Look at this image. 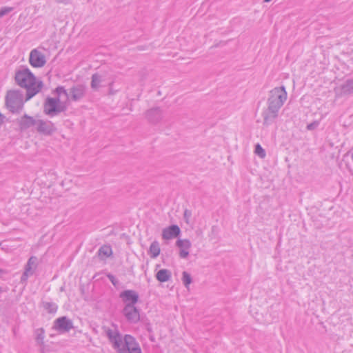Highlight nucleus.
<instances>
[{"label": "nucleus", "mask_w": 353, "mask_h": 353, "mask_svg": "<svg viewBox=\"0 0 353 353\" xmlns=\"http://www.w3.org/2000/svg\"><path fill=\"white\" fill-rule=\"evenodd\" d=\"M52 328L58 331L59 333H65L74 328V325L72 321L70 319L63 316L57 319L54 321Z\"/></svg>", "instance_id": "nucleus-8"}, {"label": "nucleus", "mask_w": 353, "mask_h": 353, "mask_svg": "<svg viewBox=\"0 0 353 353\" xmlns=\"http://www.w3.org/2000/svg\"><path fill=\"white\" fill-rule=\"evenodd\" d=\"M13 10L12 7H3L0 9V17H3Z\"/></svg>", "instance_id": "nucleus-29"}, {"label": "nucleus", "mask_w": 353, "mask_h": 353, "mask_svg": "<svg viewBox=\"0 0 353 353\" xmlns=\"http://www.w3.org/2000/svg\"><path fill=\"white\" fill-rule=\"evenodd\" d=\"M107 336L110 342L117 353H142L136 339L130 334L123 336L118 330L108 329Z\"/></svg>", "instance_id": "nucleus-1"}, {"label": "nucleus", "mask_w": 353, "mask_h": 353, "mask_svg": "<svg viewBox=\"0 0 353 353\" xmlns=\"http://www.w3.org/2000/svg\"><path fill=\"white\" fill-rule=\"evenodd\" d=\"M23 92L19 90H10L5 97V105L12 114H19L23 108L24 103Z\"/></svg>", "instance_id": "nucleus-3"}, {"label": "nucleus", "mask_w": 353, "mask_h": 353, "mask_svg": "<svg viewBox=\"0 0 353 353\" xmlns=\"http://www.w3.org/2000/svg\"><path fill=\"white\" fill-rule=\"evenodd\" d=\"M112 254V249L110 245H103L98 250L99 256L103 255L105 257H110Z\"/></svg>", "instance_id": "nucleus-24"}, {"label": "nucleus", "mask_w": 353, "mask_h": 353, "mask_svg": "<svg viewBox=\"0 0 353 353\" xmlns=\"http://www.w3.org/2000/svg\"><path fill=\"white\" fill-rule=\"evenodd\" d=\"M180 228L177 225L173 224L163 230L162 238L163 239L168 240L178 237L180 235Z\"/></svg>", "instance_id": "nucleus-14"}, {"label": "nucleus", "mask_w": 353, "mask_h": 353, "mask_svg": "<svg viewBox=\"0 0 353 353\" xmlns=\"http://www.w3.org/2000/svg\"><path fill=\"white\" fill-rule=\"evenodd\" d=\"M0 272H4V270L0 268Z\"/></svg>", "instance_id": "nucleus-40"}, {"label": "nucleus", "mask_w": 353, "mask_h": 353, "mask_svg": "<svg viewBox=\"0 0 353 353\" xmlns=\"http://www.w3.org/2000/svg\"><path fill=\"white\" fill-rule=\"evenodd\" d=\"M121 313L129 323L136 324L140 321V309L135 305H125Z\"/></svg>", "instance_id": "nucleus-6"}, {"label": "nucleus", "mask_w": 353, "mask_h": 353, "mask_svg": "<svg viewBox=\"0 0 353 353\" xmlns=\"http://www.w3.org/2000/svg\"><path fill=\"white\" fill-rule=\"evenodd\" d=\"M254 152L261 158H264L266 155L265 150L259 143L255 145Z\"/></svg>", "instance_id": "nucleus-27"}, {"label": "nucleus", "mask_w": 353, "mask_h": 353, "mask_svg": "<svg viewBox=\"0 0 353 353\" xmlns=\"http://www.w3.org/2000/svg\"><path fill=\"white\" fill-rule=\"evenodd\" d=\"M29 63L34 68H41L46 63L45 56L37 49H33L29 57Z\"/></svg>", "instance_id": "nucleus-10"}, {"label": "nucleus", "mask_w": 353, "mask_h": 353, "mask_svg": "<svg viewBox=\"0 0 353 353\" xmlns=\"http://www.w3.org/2000/svg\"><path fill=\"white\" fill-rule=\"evenodd\" d=\"M278 115L279 111L269 108L268 107V108L263 110L262 113V116L263 118V125L268 126L272 124L274 122V121L278 117Z\"/></svg>", "instance_id": "nucleus-15"}, {"label": "nucleus", "mask_w": 353, "mask_h": 353, "mask_svg": "<svg viewBox=\"0 0 353 353\" xmlns=\"http://www.w3.org/2000/svg\"><path fill=\"white\" fill-rule=\"evenodd\" d=\"M341 94L348 95L353 94V79L346 80L340 85Z\"/></svg>", "instance_id": "nucleus-18"}, {"label": "nucleus", "mask_w": 353, "mask_h": 353, "mask_svg": "<svg viewBox=\"0 0 353 353\" xmlns=\"http://www.w3.org/2000/svg\"><path fill=\"white\" fill-rule=\"evenodd\" d=\"M28 276H24V273L21 276V281L26 280Z\"/></svg>", "instance_id": "nucleus-35"}, {"label": "nucleus", "mask_w": 353, "mask_h": 353, "mask_svg": "<svg viewBox=\"0 0 353 353\" xmlns=\"http://www.w3.org/2000/svg\"><path fill=\"white\" fill-rule=\"evenodd\" d=\"M119 297L125 305H136L139 301V295L133 290H125L119 294Z\"/></svg>", "instance_id": "nucleus-11"}, {"label": "nucleus", "mask_w": 353, "mask_h": 353, "mask_svg": "<svg viewBox=\"0 0 353 353\" xmlns=\"http://www.w3.org/2000/svg\"><path fill=\"white\" fill-rule=\"evenodd\" d=\"M70 92L73 101H79L84 97L85 93V87L81 84L77 85L70 89Z\"/></svg>", "instance_id": "nucleus-16"}, {"label": "nucleus", "mask_w": 353, "mask_h": 353, "mask_svg": "<svg viewBox=\"0 0 353 353\" xmlns=\"http://www.w3.org/2000/svg\"><path fill=\"white\" fill-rule=\"evenodd\" d=\"M182 281L186 288L192 283V279L190 273L186 271L182 272Z\"/></svg>", "instance_id": "nucleus-26"}, {"label": "nucleus", "mask_w": 353, "mask_h": 353, "mask_svg": "<svg viewBox=\"0 0 353 353\" xmlns=\"http://www.w3.org/2000/svg\"><path fill=\"white\" fill-rule=\"evenodd\" d=\"M103 81V78L99 73H94L91 77L90 86L92 90H98L101 86V83Z\"/></svg>", "instance_id": "nucleus-19"}, {"label": "nucleus", "mask_w": 353, "mask_h": 353, "mask_svg": "<svg viewBox=\"0 0 353 353\" xmlns=\"http://www.w3.org/2000/svg\"><path fill=\"white\" fill-rule=\"evenodd\" d=\"M39 345L40 346V353H48L49 352V350L46 348V345H45L44 342H43V345Z\"/></svg>", "instance_id": "nucleus-33"}, {"label": "nucleus", "mask_w": 353, "mask_h": 353, "mask_svg": "<svg viewBox=\"0 0 353 353\" xmlns=\"http://www.w3.org/2000/svg\"><path fill=\"white\" fill-rule=\"evenodd\" d=\"M37 122V119L28 114H24L17 119V123L21 132H24L32 127L36 128Z\"/></svg>", "instance_id": "nucleus-9"}, {"label": "nucleus", "mask_w": 353, "mask_h": 353, "mask_svg": "<svg viewBox=\"0 0 353 353\" xmlns=\"http://www.w3.org/2000/svg\"><path fill=\"white\" fill-rule=\"evenodd\" d=\"M6 270H4V272H0V274H6Z\"/></svg>", "instance_id": "nucleus-37"}, {"label": "nucleus", "mask_w": 353, "mask_h": 353, "mask_svg": "<svg viewBox=\"0 0 353 353\" xmlns=\"http://www.w3.org/2000/svg\"><path fill=\"white\" fill-rule=\"evenodd\" d=\"M351 157H352V159L353 161V152L352 153V156Z\"/></svg>", "instance_id": "nucleus-41"}, {"label": "nucleus", "mask_w": 353, "mask_h": 353, "mask_svg": "<svg viewBox=\"0 0 353 353\" xmlns=\"http://www.w3.org/2000/svg\"><path fill=\"white\" fill-rule=\"evenodd\" d=\"M176 245L180 249L179 257L186 259L189 256V250L192 246V243L189 239H178L176 241Z\"/></svg>", "instance_id": "nucleus-13"}, {"label": "nucleus", "mask_w": 353, "mask_h": 353, "mask_svg": "<svg viewBox=\"0 0 353 353\" xmlns=\"http://www.w3.org/2000/svg\"><path fill=\"white\" fill-rule=\"evenodd\" d=\"M155 277L158 281L165 283L170 280L172 272L168 269H161L157 272Z\"/></svg>", "instance_id": "nucleus-17"}, {"label": "nucleus", "mask_w": 353, "mask_h": 353, "mask_svg": "<svg viewBox=\"0 0 353 353\" xmlns=\"http://www.w3.org/2000/svg\"><path fill=\"white\" fill-rule=\"evenodd\" d=\"M319 121H314L309 123L308 125H307L306 129L307 130H314L319 126Z\"/></svg>", "instance_id": "nucleus-30"}, {"label": "nucleus", "mask_w": 353, "mask_h": 353, "mask_svg": "<svg viewBox=\"0 0 353 353\" xmlns=\"http://www.w3.org/2000/svg\"><path fill=\"white\" fill-rule=\"evenodd\" d=\"M2 288L0 287V294L2 292Z\"/></svg>", "instance_id": "nucleus-39"}, {"label": "nucleus", "mask_w": 353, "mask_h": 353, "mask_svg": "<svg viewBox=\"0 0 353 353\" xmlns=\"http://www.w3.org/2000/svg\"><path fill=\"white\" fill-rule=\"evenodd\" d=\"M42 306L50 314H54L57 312L58 306L53 302L42 301Z\"/></svg>", "instance_id": "nucleus-23"}, {"label": "nucleus", "mask_w": 353, "mask_h": 353, "mask_svg": "<svg viewBox=\"0 0 353 353\" xmlns=\"http://www.w3.org/2000/svg\"><path fill=\"white\" fill-rule=\"evenodd\" d=\"M145 117L149 123L157 124L163 119V110L159 107L150 108L145 112Z\"/></svg>", "instance_id": "nucleus-12"}, {"label": "nucleus", "mask_w": 353, "mask_h": 353, "mask_svg": "<svg viewBox=\"0 0 353 353\" xmlns=\"http://www.w3.org/2000/svg\"><path fill=\"white\" fill-rule=\"evenodd\" d=\"M138 49L139 50H143V47H140V46L138 47Z\"/></svg>", "instance_id": "nucleus-38"}, {"label": "nucleus", "mask_w": 353, "mask_h": 353, "mask_svg": "<svg viewBox=\"0 0 353 353\" xmlns=\"http://www.w3.org/2000/svg\"><path fill=\"white\" fill-rule=\"evenodd\" d=\"M37 261V258L36 256H31L28 259L27 264L25 267L24 276H28L29 275H32L34 271L32 270V266L35 265Z\"/></svg>", "instance_id": "nucleus-20"}, {"label": "nucleus", "mask_w": 353, "mask_h": 353, "mask_svg": "<svg viewBox=\"0 0 353 353\" xmlns=\"http://www.w3.org/2000/svg\"><path fill=\"white\" fill-rule=\"evenodd\" d=\"M67 110L66 103L61 101L59 97H47L43 103V112L45 114L53 117L57 116Z\"/></svg>", "instance_id": "nucleus-5"}, {"label": "nucleus", "mask_w": 353, "mask_h": 353, "mask_svg": "<svg viewBox=\"0 0 353 353\" xmlns=\"http://www.w3.org/2000/svg\"><path fill=\"white\" fill-rule=\"evenodd\" d=\"M35 130L39 134L51 136L57 131V128L50 121L37 119Z\"/></svg>", "instance_id": "nucleus-7"}, {"label": "nucleus", "mask_w": 353, "mask_h": 353, "mask_svg": "<svg viewBox=\"0 0 353 353\" xmlns=\"http://www.w3.org/2000/svg\"><path fill=\"white\" fill-rule=\"evenodd\" d=\"M14 80L21 88L26 89V101L38 94L43 86L42 81H37L34 74L28 68H22L15 72Z\"/></svg>", "instance_id": "nucleus-2"}, {"label": "nucleus", "mask_w": 353, "mask_h": 353, "mask_svg": "<svg viewBox=\"0 0 353 353\" xmlns=\"http://www.w3.org/2000/svg\"><path fill=\"white\" fill-rule=\"evenodd\" d=\"M56 2L59 3H68V0H54Z\"/></svg>", "instance_id": "nucleus-34"}, {"label": "nucleus", "mask_w": 353, "mask_h": 353, "mask_svg": "<svg viewBox=\"0 0 353 353\" xmlns=\"http://www.w3.org/2000/svg\"><path fill=\"white\" fill-rule=\"evenodd\" d=\"M192 216V211L185 209L183 214V218L187 223H189V219Z\"/></svg>", "instance_id": "nucleus-32"}, {"label": "nucleus", "mask_w": 353, "mask_h": 353, "mask_svg": "<svg viewBox=\"0 0 353 353\" xmlns=\"http://www.w3.org/2000/svg\"><path fill=\"white\" fill-rule=\"evenodd\" d=\"M35 341L37 345H43L45 338V330L43 327L37 328L34 330Z\"/></svg>", "instance_id": "nucleus-22"}, {"label": "nucleus", "mask_w": 353, "mask_h": 353, "mask_svg": "<svg viewBox=\"0 0 353 353\" xmlns=\"http://www.w3.org/2000/svg\"><path fill=\"white\" fill-rule=\"evenodd\" d=\"M52 94H56L57 97H59L61 99V96L63 94L65 97V99H68L69 97V94L67 90L65 89L63 86L59 85L54 90H52Z\"/></svg>", "instance_id": "nucleus-25"}, {"label": "nucleus", "mask_w": 353, "mask_h": 353, "mask_svg": "<svg viewBox=\"0 0 353 353\" xmlns=\"http://www.w3.org/2000/svg\"><path fill=\"white\" fill-rule=\"evenodd\" d=\"M272 0H263V2L265 3H268V2H270Z\"/></svg>", "instance_id": "nucleus-36"}, {"label": "nucleus", "mask_w": 353, "mask_h": 353, "mask_svg": "<svg viewBox=\"0 0 353 353\" xmlns=\"http://www.w3.org/2000/svg\"><path fill=\"white\" fill-rule=\"evenodd\" d=\"M107 277L114 286L117 287L119 285V281L112 274L108 273L107 274Z\"/></svg>", "instance_id": "nucleus-28"}, {"label": "nucleus", "mask_w": 353, "mask_h": 353, "mask_svg": "<svg viewBox=\"0 0 353 353\" xmlns=\"http://www.w3.org/2000/svg\"><path fill=\"white\" fill-rule=\"evenodd\" d=\"M286 99L287 92L285 87L284 85L276 87L270 92V96L268 99V107L279 111Z\"/></svg>", "instance_id": "nucleus-4"}, {"label": "nucleus", "mask_w": 353, "mask_h": 353, "mask_svg": "<svg viewBox=\"0 0 353 353\" xmlns=\"http://www.w3.org/2000/svg\"><path fill=\"white\" fill-rule=\"evenodd\" d=\"M113 84H114L113 80L111 81L110 83H108V87H109L108 94L109 95H114L119 91V90L113 89V88H112Z\"/></svg>", "instance_id": "nucleus-31"}, {"label": "nucleus", "mask_w": 353, "mask_h": 353, "mask_svg": "<svg viewBox=\"0 0 353 353\" xmlns=\"http://www.w3.org/2000/svg\"><path fill=\"white\" fill-rule=\"evenodd\" d=\"M161 252L160 245L157 241H154L149 248V254H150V257L152 259L157 258Z\"/></svg>", "instance_id": "nucleus-21"}]
</instances>
